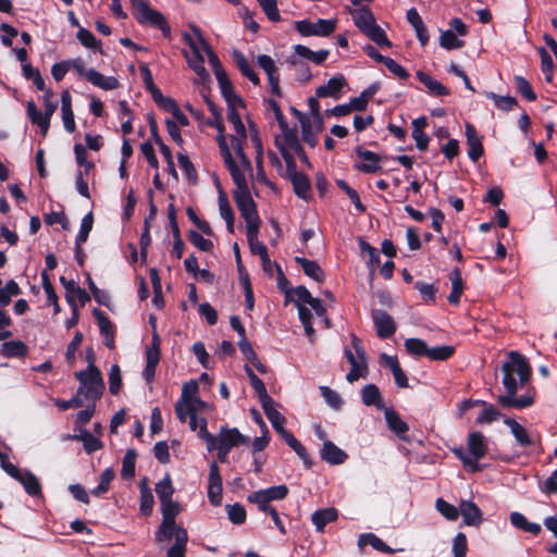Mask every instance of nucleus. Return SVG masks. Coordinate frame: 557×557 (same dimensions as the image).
Segmentation results:
<instances>
[{"mask_svg": "<svg viewBox=\"0 0 557 557\" xmlns=\"http://www.w3.org/2000/svg\"><path fill=\"white\" fill-rule=\"evenodd\" d=\"M154 504L153 495L147 486L146 480L140 483V511L144 515H150Z\"/></svg>", "mask_w": 557, "mask_h": 557, "instance_id": "56", "label": "nucleus"}, {"mask_svg": "<svg viewBox=\"0 0 557 557\" xmlns=\"http://www.w3.org/2000/svg\"><path fill=\"white\" fill-rule=\"evenodd\" d=\"M234 61L239 69L240 73L247 77L253 85H259L260 79L258 74L253 71L245 55L238 50L233 52Z\"/></svg>", "mask_w": 557, "mask_h": 557, "instance_id": "36", "label": "nucleus"}, {"mask_svg": "<svg viewBox=\"0 0 557 557\" xmlns=\"http://www.w3.org/2000/svg\"><path fill=\"white\" fill-rule=\"evenodd\" d=\"M385 424L388 430L401 442L411 444L412 440L409 434V424L400 417V414L392 407H385Z\"/></svg>", "mask_w": 557, "mask_h": 557, "instance_id": "15", "label": "nucleus"}, {"mask_svg": "<svg viewBox=\"0 0 557 557\" xmlns=\"http://www.w3.org/2000/svg\"><path fill=\"white\" fill-rule=\"evenodd\" d=\"M61 115L65 131L67 133H74L76 124L72 109V96L67 89L61 92Z\"/></svg>", "mask_w": 557, "mask_h": 557, "instance_id": "24", "label": "nucleus"}, {"mask_svg": "<svg viewBox=\"0 0 557 557\" xmlns=\"http://www.w3.org/2000/svg\"><path fill=\"white\" fill-rule=\"evenodd\" d=\"M191 29L195 37L188 34L184 35V39L191 50L190 53L185 52V57L193 71L200 77L206 78L208 77V72L205 67L203 53L210 45L197 26H193Z\"/></svg>", "mask_w": 557, "mask_h": 557, "instance_id": "6", "label": "nucleus"}, {"mask_svg": "<svg viewBox=\"0 0 557 557\" xmlns=\"http://www.w3.org/2000/svg\"><path fill=\"white\" fill-rule=\"evenodd\" d=\"M95 315L97 318L98 326L102 335L106 336V345L108 347H113L114 344V326L110 319L100 310H95Z\"/></svg>", "mask_w": 557, "mask_h": 557, "instance_id": "37", "label": "nucleus"}, {"mask_svg": "<svg viewBox=\"0 0 557 557\" xmlns=\"http://www.w3.org/2000/svg\"><path fill=\"white\" fill-rule=\"evenodd\" d=\"M261 406L273 429L281 437L283 438L285 434H288L289 432L285 429L286 419L276 410L273 399Z\"/></svg>", "mask_w": 557, "mask_h": 557, "instance_id": "27", "label": "nucleus"}, {"mask_svg": "<svg viewBox=\"0 0 557 557\" xmlns=\"http://www.w3.org/2000/svg\"><path fill=\"white\" fill-rule=\"evenodd\" d=\"M413 288L420 293L421 299L426 305H434L438 288L435 284H429L422 281L413 283Z\"/></svg>", "mask_w": 557, "mask_h": 557, "instance_id": "41", "label": "nucleus"}, {"mask_svg": "<svg viewBox=\"0 0 557 557\" xmlns=\"http://www.w3.org/2000/svg\"><path fill=\"white\" fill-rule=\"evenodd\" d=\"M346 85V79L343 75L331 77L325 85L320 86L315 94L318 97L338 98L339 91Z\"/></svg>", "mask_w": 557, "mask_h": 557, "instance_id": "31", "label": "nucleus"}, {"mask_svg": "<svg viewBox=\"0 0 557 557\" xmlns=\"http://www.w3.org/2000/svg\"><path fill=\"white\" fill-rule=\"evenodd\" d=\"M467 445L469 454L476 459H482L487 453V443L481 432H471L468 435Z\"/></svg>", "mask_w": 557, "mask_h": 557, "instance_id": "29", "label": "nucleus"}, {"mask_svg": "<svg viewBox=\"0 0 557 557\" xmlns=\"http://www.w3.org/2000/svg\"><path fill=\"white\" fill-rule=\"evenodd\" d=\"M503 385L505 395L497 397V404L504 409H525L535 403L536 389L529 386L527 393L520 397L517 396L519 386L527 384L532 375V368L528 359L519 351L512 350L508 358L503 362Z\"/></svg>", "mask_w": 557, "mask_h": 557, "instance_id": "1", "label": "nucleus"}, {"mask_svg": "<svg viewBox=\"0 0 557 557\" xmlns=\"http://www.w3.org/2000/svg\"><path fill=\"white\" fill-rule=\"evenodd\" d=\"M355 25L364 33L374 42L383 44V32L379 25H376L372 13L366 9L360 8L351 12Z\"/></svg>", "mask_w": 557, "mask_h": 557, "instance_id": "12", "label": "nucleus"}, {"mask_svg": "<svg viewBox=\"0 0 557 557\" xmlns=\"http://www.w3.org/2000/svg\"><path fill=\"white\" fill-rule=\"evenodd\" d=\"M337 518V511L334 508H326L322 510H318L312 515V522L315 525L318 531H323L324 527L335 521Z\"/></svg>", "mask_w": 557, "mask_h": 557, "instance_id": "43", "label": "nucleus"}, {"mask_svg": "<svg viewBox=\"0 0 557 557\" xmlns=\"http://www.w3.org/2000/svg\"><path fill=\"white\" fill-rule=\"evenodd\" d=\"M384 65L385 69H387L388 72L400 82L407 81L410 77L409 72L403 65H400L398 62H396L394 59L389 57H385Z\"/></svg>", "mask_w": 557, "mask_h": 557, "instance_id": "59", "label": "nucleus"}, {"mask_svg": "<svg viewBox=\"0 0 557 557\" xmlns=\"http://www.w3.org/2000/svg\"><path fill=\"white\" fill-rule=\"evenodd\" d=\"M453 554L454 557H466L468 552V540L467 535L462 532H458L453 540Z\"/></svg>", "mask_w": 557, "mask_h": 557, "instance_id": "63", "label": "nucleus"}, {"mask_svg": "<svg viewBox=\"0 0 557 557\" xmlns=\"http://www.w3.org/2000/svg\"><path fill=\"white\" fill-rule=\"evenodd\" d=\"M282 133L275 137V146L285 160L286 168L293 170L296 164L295 154L302 148L297 133L289 129L286 124L282 125Z\"/></svg>", "mask_w": 557, "mask_h": 557, "instance_id": "11", "label": "nucleus"}, {"mask_svg": "<svg viewBox=\"0 0 557 557\" xmlns=\"http://www.w3.org/2000/svg\"><path fill=\"white\" fill-rule=\"evenodd\" d=\"M360 251L361 255L368 256V264L370 268V277L373 278L374 275V268L380 264V256L376 252L375 248H373L370 244H368L366 240L360 239L359 240Z\"/></svg>", "mask_w": 557, "mask_h": 557, "instance_id": "48", "label": "nucleus"}, {"mask_svg": "<svg viewBox=\"0 0 557 557\" xmlns=\"http://www.w3.org/2000/svg\"><path fill=\"white\" fill-rule=\"evenodd\" d=\"M485 408L482 410V412L476 418V423L484 424V423H492L496 421L500 416V411L494 406V405H485Z\"/></svg>", "mask_w": 557, "mask_h": 557, "instance_id": "64", "label": "nucleus"}, {"mask_svg": "<svg viewBox=\"0 0 557 557\" xmlns=\"http://www.w3.org/2000/svg\"><path fill=\"white\" fill-rule=\"evenodd\" d=\"M539 53L541 55V70L545 76L546 82L550 83L554 78L553 59L543 47L539 49Z\"/></svg>", "mask_w": 557, "mask_h": 557, "instance_id": "60", "label": "nucleus"}, {"mask_svg": "<svg viewBox=\"0 0 557 557\" xmlns=\"http://www.w3.org/2000/svg\"><path fill=\"white\" fill-rule=\"evenodd\" d=\"M297 165L295 164L293 166V170L289 168H286L288 178L290 180L295 194L305 199L308 200L310 197V183L306 175L302 173L297 172L296 170Z\"/></svg>", "mask_w": 557, "mask_h": 557, "instance_id": "23", "label": "nucleus"}, {"mask_svg": "<svg viewBox=\"0 0 557 557\" xmlns=\"http://www.w3.org/2000/svg\"><path fill=\"white\" fill-rule=\"evenodd\" d=\"M294 28L304 37L319 36L326 37L333 34L336 29V20L319 18L315 22L310 20L296 21Z\"/></svg>", "mask_w": 557, "mask_h": 557, "instance_id": "13", "label": "nucleus"}, {"mask_svg": "<svg viewBox=\"0 0 557 557\" xmlns=\"http://www.w3.org/2000/svg\"><path fill=\"white\" fill-rule=\"evenodd\" d=\"M23 75L27 79H32L38 90H46L45 79L38 69L33 67L30 63L22 65Z\"/></svg>", "mask_w": 557, "mask_h": 557, "instance_id": "58", "label": "nucleus"}, {"mask_svg": "<svg viewBox=\"0 0 557 557\" xmlns=\"http://www.w3.org/2000/svg\"><path fill=\"white\" fill-rule=\"evenodd\" d=\"M355 166L364 173H373L381 169L382 158L379 153L362 148L356 149Z\"/></svg>", "mask_w": 557, "mask_h": 557, "instance_id": "17", "label": "nucleus"}, {"mask_svg": "<svg viewBox=\"0 0 557 557\" xmlns=\"http://www.w3.org/2000/svg\"><path fill=\"white\" fill-rule=\"evenodd\" d=\"M156 493L159 497L160 503H164L172 499L174 488L172 485V480L169 474H166L161 481L156 484Z\"/></svg>", "mask_w": 557, "mask_h": 557, "instance_id": "54", "label": "nucleus"}, {"mask_svg": "<svg viewBox=\"0 0 557 557\" xmlns=\"http://www.w3.org/2000/svg\"><path fill=\"white\" fill-rule=\"evenodd\" d=\"M435 508L448 521H456L459 517V506L456 507L443 498L436 499Z\"/></svg>", "mask_w": 557, "mask_h": 557, "instance_id": "53", "label": "nucleus"}, {"mask_svg": "<svg viewBox=\"0 0 557 557\" xmlns=\"http://www.w3.org/2000/svg\"><path fill=\"white\" fill-rule=\"evenodd\" d=\"M191 29L195 37L188 34L184 35V39L191 50L190 53L185 52V57L193 71L200 77L206 78L208 77V72L205 67L203 53L210 45L197 26H193Z\"/></svg>", "mask_w": 557, "mask_h": 557, "instance_id": "7", "label": "nucleus"}, {"mask_svg": "<svg viewBox=\"0 0 557 557\" xmlns=\"http://www.w3.org/2000/svg\"><path fill=\"white\" fill-rule=\"evenodd\" d=\"M262 11L271 22H280L281 14L277 9L276 0H257Z\"/></svg>", "mask_w": 557, "mask_h": 557, "instance_id": "62", "label": "nucleus"}, {"mask_svg": "<svg viewBox=\"0 0 557 557\" xmlns=\"http://www.w3.org/2000/svg\"><path fill=\"white\" fill-rule=\"evenodd\" d=\"M367 545H370L377 552H383V541L373 533H364L359 535L358 548L361 553L366 552Z\"/></svg>", "mask_w": 557, "mask_h": 557, "instance_id": "55", "label": "nucleus"}, {"mask_svg": "<svg viewBox=\"0 0 557 557\" xmlns=\"http://www.w3.org/2000/svg\"><path fill=\"white\" fill-rule=\"evenodd\" d=\"M449 278L451 281V292L448 295L447 300L450 305L458 306L465 288V283L461 276L460 269L455 268L450 272Z\"/></svg>", "mask_w": 557, "mask_h": 557, "instance_id": "33", "label": "nucleus"}, {"mask_svg": "<svg viewBox=\"0 0 557 557\" xmlns=\"http://www.w3.org/2000/svg\"><path fill=\"white\" fill-rule=\"evenodd\" d=\"M73 438L81 441L84 445L85 450L90 454L99 450L102 447V443L99 438L95 437L89 431L83 430L79 435H75Z\"/></svg>", "mask_w": 557, "mask_h": 557, "instance_id": "52", "label": "nucleus"}, {"mask_svg": "<svg viewBox=\"0 0 557 557\" xmlns=\"http://www.w3.org/2000/svg\"><path fill=\"white\" fill-rule=\"evenodd\" d=\"M200 437L206 442L209 451L216 450L221 462L227 461V455L234 447L248 443V437L243 435L236 428H222L218 435L207 430V420L201 418Z\"/></svg>", "mask_w": 557, "mask_h": 557, "instance_id": "3", "label": "nucleus"}, {"mask_svg": "<svg viewBox=\"0 0 557 557\" xmlns=\"http://www.w3.org/2000/svg\"><path fill=\"white\" fill-rule=\"evenodd\" d=\"M362 401L366 406H376L381 408V392L379 387L374 384L366 385L361 391Z\"/></svg>", "mask_w": 557, "mask_h": 557, "instance_id": "51", "label": "nucleus"}, {"mask_svg": "<svg viewBox=\"0 0 557 557\" xmlns=\"http://www.w3.org/2000/svg\"><path fill=\"white\" fill-rule=\"evenodd\" d=\"M137 454L134 449H128L122 461L121 475L123 479H132L135 475V463Z\"/></svg>", "mask_w": 557, "mask_h": 557, "instance_id": "57", "label": "nucleus"}, {"mask_svg": "<svg viewBox=\"0 0 557 557\" xmlns=\"http://www.w3.org/2000/svg\"><path fill=\"white\" fill-rule=\"evenodd\" d=\"M294 51L297 55L307 59L317 65L322 64L330 54V51L326 49L312 51L311 49L302 45H296L294 47Z\"/></svg>", "mask_w": 557, "mask_h": 557, "instance_id": "35", "label": "nucleus"}, {"mask_svg": "<svg viewBox=\"0 0 557 557\" xmlns=\"http://www.w3.org/2000/svg\"><path fill=\"white\" fill-rule=\"evenodd\" d=\"M295 261L301 265L305 274L315 282H323L324 280V273L321 269V267L313 260H309L304 257H296Z\"/></svg>", "mask_w": 557, "mask_h": 557, "instance_id": "38", "label": "nucleus"}, {"mask_svg": "<svg viewBox=\"0 0 557 557\" xmlns=\"http://www.w3.org/2000/svg\"><path fill=\"white\" fill-rule=\"evenodd\" d=\"M259 228L260 227L248 228L247 230V240H248L251 252L255 255H258L261 258V257L267 256L268 249H267L265 245H263L258 239Z\"/></svg>", "mask_w": 557, "mask_h": 557, "instance_id": "47", "label": "nucleus"}, {"mask_svg": "<svg viewBox=\"0 0 557 557\" xmlns=\"http://www.w3.org/2000/svg\"><path fill=\"white\" fill-rule=\"evenodd\" d=\"M28 495L30 496H40L41 495V485L39 480L29 471H23L20 479H17Z\"/></svg>", "mask_w": 557, "mask_h": 557, "instance_id": "40", "label": "nucleus"}, {"mask_svg": "<svg viewBox=\"0 0 557 557\" xmlns=\"http://www.w3.org/2000/svg\"><path fill=\"white\" fill-rule=\"evenodd\" d=\"M417 78L421 84H423L428 92L433 97H446L450 95V90L443 85L441 82L434 79L431 75L428 73L419 70L416 73Z\"/></svg>", "mask_w": 557, "mask_h": 557, "instance_id": "26", "label": "nucleus"}, {"mask_svg": "<svg viewBox=\"0 0 557 557\" xmlns=\"http://www.w3.org/2000/svg\"><path fill=\"white\" fill-rule=\"evenodd\" d=\"M351 346L346 347L344 352L347 361L350 363V371L346 375V380L350 383L366 377L368 373L367 358L360 339L350 334Z\"/></svg>", "mask_w": 557, "mask_h": 557, "instance_id": "9", "label": "nucleus"}, {"mask_svg": "<svg viewBox=\"0 0 557 557\" xmlns=\"http://www.w3.org/2000/svg\"><path fill=\"white\" fill-rule=\"evenodd\" d=\"M175 532V520L162 519L159 530L156 534L158 542H168L172 539Z\"/></svg>", "mask_w": 557, "mask_h": 557, "instance_id": "61", "label": "nucleus"}, {"mask_svg": "<svg viewBox=\"0 0 557 557\" xmlns=\"http://www.w3.org/2000/svg\"><path fill=\"white\" fill-rule=\"evenodd\" d=\"M407 21L413 28L416 37L422 47L429 44L430 35L429 30L420 16L416 8H411L407 11Z\"/></svg>", "mask_w": 557, "mask_h": 557, "instance_id": "22", "label": "nucleus"}, {"mask_svg": "<svg viewBox=\"0 0 557 557\" xmlns=\"http://www.w3.org/2000/svg\"><path fill=\"white\" fill-rule=\"evenodd\" d=\"M216 81L227 106H243V99L234 91L225 71L216 73Z\"/></svg>", "mask_w": 557, "mask_h": 557, "instance_id": "25", "label": "nucleus"}, {"mask_svg": "<svg viewBox=\"0 0 557 557\" xmlns=\"http://www.w3.org/2000/svg\"><path fill=\"white\" fill-rule=\"evenodd\" d=\"M459 515L462 522L468 527H480L483 522V512L475 503L470 499H461L459 503Z\"/></svg>", "mask_w": 557, "mask_h": 557, "instance_id": "19", "label": "nucleus"}, {"mask_svg": "<svg viewBox=\"0 0 557 557\" xmlns=\"http://www.w3.org/2000/svg\"><path fill=\"white\" fill-rule=\"evenodd\" d=\"M208 498L213 506H219L222 502V478L215 462L210 465Z\"/></svg>", "mask_w": 557, "mask_h": 557, "instance_id": "20", "label": "nucleus"}, {"mask_svg": "<svg viewBox=\"0 0 557 557\" xmlns=\"http://www.w3.org/2000/svg\"><path fill=\"white\" fill-rule=\"evenodd\" d=\"M227 170L230 171L236 186L235 190L233 191V197L242 218L246 222L247 230L252 227H260L261 221L258 215L257 206L250 195L246 178L247 174L252 173V166L250 165V169H245L235 164L228 166Z\"/></svg>", "mask_w": 557, "mask_h": 557, "instance_id": "2", "label": "nucleus"}, {"mask_svg": "<svg viewBox=\"0 0 557 557\" xmlns=\"http://www.w3.org/2000/svg\"><path fill=\"white\" fill-rule=\"evenodd\" d=\"M405 349L408 355H410L414 359H419L421 357H426L428 355V344L425 341L421 338L410 337L407 338L404 343Z\"/></svg>", "mask_w": 557, "mask_h": 557, "instance_id": "39", "label": "nucleus"}, {"mask_svg": "<svg viewBox=\"0 0 557 557\" xmlns=\"http://www.w3.org/2000/svg\"><path fill=\"white\" fill-rule=\"evenodd\" d=\"M385 367L389 368L395 384L398 388H408L409 382L406 372L403 370L397 356L385 355Z\"/></svg>", "mask_w": 557, "mask_h": 557, "instance_id": "30", "label": "nucleus"}, {"mask_svg": "<svg viewBox=\"0 0 557 557\" xmlns=\"http://www.w3.org/2000/svg\"><path fill=\"white\" fill-rule=\"evenodd\" d=\"M219 209L221 216L226 222L227 231L234 233V213L226 195L222 191L219 195Z\"/></svg>", "mask_w": 557, "mask_h": 557, "instance_id": "44", "label": "nucleus"}, {"mask_svg": "<svg viewBox=\"0 0 557 557\" xmlns=\"http://www.w3.org/2000/svg\"><path fill=\"white\" fill-rule=\"evenodd\" d=\"M348 455L337 447L331 441H324L323 448L321 450V458L331 465H341L345 462Z\"/></svg>", "mask_w": 557, "mask_h": 557, "instance_id": "32", "label": "nucleus"}, {"mask_svg": "<svg viewBox=\"0 0 557 557\" xmlns=\"http://www.w3.org/2000/svg\"><path fill=\"white\" fill-rule=\"evenodd\" d=\"M87 81L94 86L103 90H113L120 86V83L115 77L104 76L96 70H91Z\"/></svg>", "mask_w": 557, "mask_h": 557, "instance_id": "34", "label": "nucleus"}, {"mask_svg": "<svg viewBox=\"0 0 557 557\" xmlns=\"http://www.w3.org/2000/svg\"><path fill=\"white\" fill-rule=\"evenodd\" d=\"M160 361V337L153 334L151 345L146 349V367L143 375L148 383L154 379L156 368Z\"/></svg>", "mask_w": 557, "mask_h": 557, "instance_id": "16", "label": "nucleus"}, {"mask_svg": "<svg viewBox=\"0 0 557 557\" xmlns=\"http://www.w3.org/2000/svg\"><path fill=\"white\" fill-rule=\"evenodd\" d=\"M287 494L288 488L286 485H276L265 490L253 492L248 496V500L250 503L257 504L260 511H265L267 508L272 507L269 506L270 502L284 499L287 496Z\"/></svg>", "mask_w": 557, "mask_h": 557, "instance_id": "14", "label": "nucleus"}, {"mask_svg": "<svg viewBox=\"0 0 557 557\" xmlns=\"http://www.w3.org/2000/svg\"><path fill=\"white\" fill-rule=\"evenodd\" d=\"M27 346L22 341L5 342L1 347V355L5 358L24 357L27 354Z\"/></svg>", "mask_w": 557, "mask_h": 557, "instance_id": "42", "label": "nucleus"}, {"mask_svg": "<svg viewBox=\"0 0 557 557\" xmlns=\"http://www.w3.org/2000/svg\"><path fill=\"white\" fill-rule=\"evenodd\" d=\"M485 96L486 98L493 100L495 107L502 111L509 112L516 106H518L517 99L511 96H499L493 91H486Z\"/></svg>", "mask_w": 557, "mask_h": 557, "instance_id": "45", "label": "nucleus"}, {"mask_svg": "<svg viewBox=\"0 0 557 557\" xmlns=\"http://www.w3.org/2000/svg\"><path fill=\"white\" fill-rule=\"evenodd\" d=\"M245 108V103L243 106H227V121L233 125L234 133L230 135V148L231 151L237 161V166H242L245 169H250V161L247 156L244 153L243 144L247 138V131L242 122L239 110Z\"/></svg>", "mask_w": 557, "mask_h": 557, "instance_id": "4", "label": "nucleus"}, {"mask_svg": "<svg viewBox=\"0 0 557 557\" xmlns=\"http://www.w3.org/2000/svg\"><path fill=\"white\" fill-rule=\"evenodd\" d=\"M209 125L216 128V131L219 133L216 140H218L220 151H221V154H222V158H223V161H224L226 168L237 164V161L235 160V158L231 151L230 145L227 143V136L224 133V124H223L222 116L214 117V121L209 122Z\"/></svg>", "mask_w": 557, "mask_h": 557, "instance_id": "18", "label": "nucleus"}, {"mask_svg": "<svg viewBox=\"0 0 557 557\" xmlns=\"http://www.w3.org/2000/svg\"><path fill=\"white\" fill-rule=\"evenodd\" d=\"M42 96L45 113H42L34 101H28L26 106L27 116L34 125L40 128L41 135L45 137L50 127V121L58 108V102L53 100L54 92L50 88H46Z\"/></svg>", "mask_w": 557, "mask_h": 557, "instance_id": "8", "label": "nucleus"}, {"mask_svg": "<svg viewBox=\"0 0 557 557\" xmlns=\"http://www.w3.org/2000/svg\"><path fill=\"white\" fill-rule=\"evenodd\" d=\"M440 45L446 50L460 49L465 46V41L459 39L451 29L442 30Z\"/></svg>", "mask_w": 557, "mask_h": 557, "instance_id": "49", "label": "nucleus"}, {"mask_svg": "<svg viewBox=\"0 0 557 557\" xmlns=\"http://www.w3.org/2000/svg\"><path fill=\"white\" fill-rule=\"evenodd\" d=\"M455 347L450 345H443L437 347H428L426 357L433 361H446L455 354Z\"/></svg>", "mask_w": 557, "mask_h": 557, "instance_id": "50", "label": "nucleus"}, {"mask_svg": "<svg viewBox=\"0 0 557 557\" xmlns=\"http://www.w3.org/2000/svg\"><path fill=\"white\" fill-rule=\"evenodd\" d=\"M467 145L469 146L468 157L471 161L476 162L484 153L482 137L479 136L474 125L466 123Z\"/></svg>", "mask_w": 557, "mask_h": 557, "instance_id": "21", "label": "nucleus"}, {"mask_svg": "<svg viewBox=\"0 0 557 557\" xmlns=\"http://www.w3.org/2000/svg\"><path fill=\"white\" fill-rule=\"evenodd\" d=\"M75 377L79 381L77 394L81 397L83 396L85 399L95 403L102 396L104 383L101 372L92 361H89L86 370L76 372Z\"/></svg>", "mask_w": 557, "mask_h": 557, "instance_id": "5", "label": "nucleus"}, {"mask_svg": "<svg viewBox=\"0 0 557 557\" xmlns=\"http://www.w3.org/2000/svg\"><path fill=\"white\" fill-rule=\"evenodd\" d=\"M513 82H515L516 89L521 95V97H523L528 101L536 100L537 96H536L532 85L525 77H523L521 75H516L513 77Z\"/></svg>", "mask_w": 557, "mask_h": 557, "instance_id": "46", "label": "nucleus"}, {"mask_svg": "<svg viewBox=\"0 0 557 557\" xmlns=\"http://www.w3.org/2000/svg\"><path fill=\"white\" fill-rule=\"evenodd\" d=\"M133 14L140 24H149L159 28L164 36H169L171 28L161 12L149 7L145 0H129Z\"/></svg>", "mask_w": 557, "mask_h": 557, "instance_id": "10", "label": "nucleus"}, {"mask_svg": "<svg viewBox=\"0 0 557 557\" xmlns=\"http://www.w3.org/2000/svg\"><path fill=\"white\" fill-rule=\"evenodd\" d=\"M504 423L510 428V431H511L516 442L521 447L525 448V447L533 446L535 444L534 438L529 434L527 429L524 426H522L520 423H518L515 419L505 418Z\"/></svg>", "mask_w": 557, "mask_h": 557, "instance_id": "28", "label": "nucleus"}]
</instances>
